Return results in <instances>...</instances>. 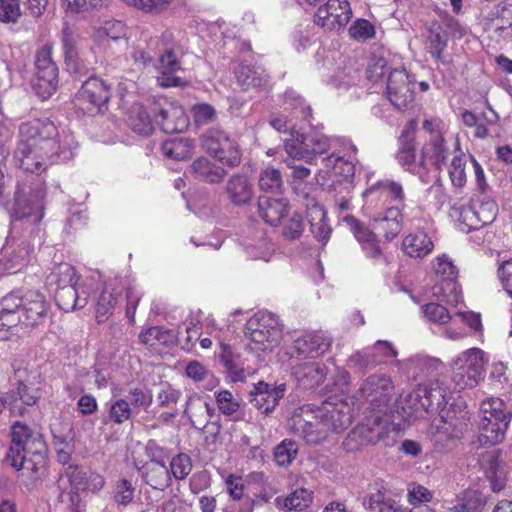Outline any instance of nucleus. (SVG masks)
<instances>
[{
    "label": "nucleus",
    "instance_id": "nucleus-1",
    "mask_svg": "<svg viewBox=\"0 0 512 512\" xmlns=\"http://www.w3.org/2000/svg\"><path fill=\"white\" fill-rule=\"evenodd\" d=\"M50 304L38 290H14L0 301L1 326L8 329L21 324L27 328H37L46 323Z\"/></svg>",
    "mask_w": 512,
    "mask_h": 512
},
{
    "label": "nucleus",
    "instance_id": "nucleus-2",
    "mask_svg": "<svg viewBox=\"0 0 512 512\" xmlns=\"http://www.w3.org/2000/svg\"><path fill=\"white\" fill-rule=\"evenodd\" d=\"M58 130H25L15 153L19 167L25 172L45 171L54 157H59L62 147L57 139Z\"/></svg>",
    "mask_w": 512,
    "mask_h": 512
},
{
    "label": "nucleus",
    "instance_id": "nucleus-3",
    "mask_svg": "<svg viewBox=\"0 0 512 512\" xmlns=\"http://www.w3.org/2000/svg\"><path fill=\"white\" fill-rule=\"evenodd\" d=\"M11 437V446L6 460L17 470L31 472L33 481L38 480L46 467L44 441L21 422L13 424Z\"/></svg>",
    "mask_w": 512,
    "mask_h": 512
},
{
    "label": "nucleus",
    "instance_id": "nucleus-4",
    "mask_svg": "<svg viewBox=\"0 0 512 512\" xmlns=\"http://www.w3.org/2000/svg\"><path fill=\"white\" fill-rule=\"evenodd\" d=\"M479 441L483 446L502 442L512 419V412L500 398H490L481 403Z\"/></svg>",
    "mask_w": 512,
    "mask_h": 512
},
{
    "label": "nucleus",
    "instance_id": "nucleus-5",
    "mask_svg": "<svg viewBox=\"0 0 512 512\" xmlns=\"http://www.w3.org/2000/svg\"><path fill=\"white\" fill-rule=\"evenodd\" d=\"M245 335L250 339V349L254 351H271L282 336L278 317L268 311H259L245 324Z\"/></svg>",
    "mask_w": 512,
    "mask_h": 512
},
{
    "label": "nucleus",
    "instance_id": "nucleus-6",
    "mask_svg": "<svg viewBox=\"0 0 512 512\" xmlns=\"http://www.w3.org/2000/svg\"><path fill=\"white\" fill-rule=\"evenodd\" d=\"M293 191L306 208L311 233L318 242L325 244L330 238L332 229L327 223L326 212L318 201L319 189L311 183L299 182L294 184Z\"/></svg>",
    "mask_w": 512,
    "mask_h": 512
},
{
    "label": "nucleus",
    "instance_id": "nucleus-7",
    "mask_svg": "<svg viewBox=\"0 0 512 512\" xmlns=\"http://www.w3.org/2000/svg\"><path fill=\"white\" fill-rule=\"evenodd\" d=\"M290 138L285 139L284 148L293 159L312 160L316 154H324L330 147L329 138L320 130H289Z\"/></svg>",
    "mask_w": 512,
    "mask_h": 512
},
{
    "label": "nucleus",
    "instance_id": "nucleus-8",
    "mask_svg": "<svg viewBox=\"0 0 512 512\" xmlns=\"http://www.w3.org/2000/svg\"><path fill=\"white\" fill-rule=\"evenodd\" d=\"M53 44L45 43L35 56L33 90L43 100L55 93L58 87V67L52 58Z\"/></svg>",
    "mask_w": 512,
    "mask_h": 512
},
{
    "label": "nucleus",
    "instance_id": "nucleus-9",
    "mask_svg": "<svg viewBox=\"0 0 512 512\" xmlns=\"http://www.w3.org/2000/svg\"><path fill=\"white\" fill-rule=\"evenodd\" d=\"M486 361L484 352L472 348L463 352L453 364L452 381L461 390L473 388L484 378Z\"/></svg>",
    "mask_w": 512,
    "mask_h": 512
},
{
    "label": "nucleus",
    "instance_id": "nucleus-10",
    "mask_svg": "<svg viewBox=\"0 0 512 512\" xmlns=\"http://www.w3.org/2000/svg\"><path fill=\"white\" fill-rule=\"evenodd\" d=\"M432 264L437 279L434 295L440 300L456 306L461 300V290L457 282V267L446 254L437 256Z\"/></svg>",
    "mask_w": 512,
    "mask_h": 512
},
{
    "label": "nucleus",
    "instance_id": "nucleus-11",
    "mask_svg": "<svg viewBox=\"0 0 512 512\" xmlns=\"http://www.w3.org/2000/svg\"><path fill=\"white\" fill-rule=\"evenodd\" d=\"M452 146L460 152L458 138L446 139L440 130H428V138L421 150V168L425 171L431 167L442 170L451 154Z\"/></svg>",
    "mask_w": 512,
    "mask_h": 512
},
{
    "label": "nucleus",
    "instance_id": "nucleus-12",
    "mask_svg": "<svg viewBox=\"0 0 512 512\" xmlns=\"http://www.w3.org/2000/svg\"><path fill=\"white\" fill-rule=\"evenodd\" d=\"M287 425L293 433L309 444H318L326 439V427L321 415L315 414L310 408L301 407L295 410Z\"/></svg>",
    "mask_w": 512,
    "mask_h": 512
},
{
    "label": "nucleus",
    "instance_id": "nucleus-13",
    "mask_svg": "<svg viewBox=\"0 0 512 512\" xmlns=\"http://www.w3.org/2000/svg\"><path fill=\"white\" fill-rule=\"evenodd\" d=\"M45 195L46 188L42 182H37L34 187H29V191H26L24 186L18 185L11 208L14 219L22 220L34 214H39L38 219H40L43 215Z\"/></svg>",
    "mask_w": 512,
    "mask_h": 512
},
{
    "label": "nucleus",
    "instance_id": "nucleus-14",
    "mask_svg": "<svg viewBox=\"0 0 512 512\" xmlns=\"http://www.w3.org/2000/svg\"><path fill=\"white\" fill-rule=\"evenodd\" d=\"M415 80L405 69L390 71L387 79V96L398 110L407 109L414 101Z\"/></svg>",
    "mask_w": 512,
    "mask_h": 512
},
{
    "label": "nucleus",
    "instance_id": "nucleus-15",
    "mask_svg": "<svg viewBox=\"0 0 512 512\" xmlns=\"http://www.w3.org/2000/svg\"><path fill=\"white\" fill-rule=\"evenodd\" d=\"M439 419L434 421L436 442H444L458 438L468 426V413L455 407L442 408Z\"/></svg>",
    "mask_w": 512,
    "mask_h": 512
},
{
    "label": "nucleus",
    "instance_id": "nucleus-16",
    "mask_svg": "<svg viewBox=\"0 0 512 512\" xmlns=\"http://www.w3.org/2000/svg\"><path fill=\"white\" fill-rule=\"evenodd\" d=\"M110 97V87L103 80L90 77L82 84L76 95V100L81 109L89 111L95 109L100 112L108 103Z\"/></svg>",
    "mask_w": 512,
    "mask_h": 512
},
{
    "label": "nucleus",
    "instance_id": "nucleus-17",
    "mask_svg": "<svg viewBox=\"0 0 512 512\" xmlns=\"http://www.w3.org/2000/svg\"><path fill=\"white\" fill-rule=\"evenodd\" d=\"M352 10L347 0H328L315 13V23L328 30L345 26L351 18Z\"/></svg>",
    "mask_w": 512,
    "mask_h": 512
},
{
    "label": "nucleus",
    "instance_id": "nucleus-18",
    "mask_svg": "<svg viewBox=\"0 0 512 512\" xmlns=\"http://www.w3.org/2000/svg\"><path fill=\"white\" fill-rule=\"evenodd\" d=\"M394 391V385L390 376L386 374H372L368 376L360 386L362 397L369 398L372 403L387 407Z\"/></svg>",
    "mask_w": 512,
    "mask_h": 512
},
{
    "label": "nucleus",
    "instance_id": "nucleus-19",
    "mask_svg": "<svg viewBox=\"0 0 512 512\" xmlns=\"http://www.w3.org/2000/svg\"><path fill=\"white\" fill-rule=\"evenodd\" d=\"M285 385L275 386L264 381H259L250 391V403L261 414H270L278 405L285 393Z\"/></svg>",
    "mask_w": 512,
    "mask_h": 512
},
{
    "label": "nucleus",
    "instance_id": "nucleus-20",
    "mask_svg": "<svg viewBox=\"0 0 512 512\" xmlns=\"http://www.w3.org/2000/svg\"><path fill=\"white\" fill-rule=\"evenodd\" d=\"M80 37L67 24L61 30L64 62L70 72L82 74L88 68L84 65L79 50Z\"/></svg>",
    "mask_w": 512,
    "mask_h": 512
},
{
    "label": "nucleus",
    "instance_id": "nucleus-21",
    "mask_svg": "<svg viewBox=\"0 0 512 512\" xmlns=\"http://www.w3.org/2000/svg\"><path fill=\"white\" fill-rule=\"evenodd\" d=\"M483 468L485 476L490 482L494 492L503 490L507 483L509 465L502 459L500 452H488L483 457Z\"/></svg>",
    "mask_w": 512,
    "mask_h": 512
},
{
    "label": "nucleus",
    "instance_id": "nucleus-22",
    "mask_svg": "<svg viewBox=\"0 0 512 512\" xmlns=\"http://www.w3.org/2000/svg\"><path fill=\"white\" fill-rule=\"evenodd\" d=\"M153 122L161 126H174V128H187L188 118L185 110L177 102L163 99V103H154Z\"/></svg>",
    "mask_w": 512,
    "mask_h": 512
},
{
    "label": "nucleus",
    "instance_id": "nucleus-23",
    "mask_svg": "<svg viewBox=\"0 0 512 512\" xmlns=\"http://www.w3.org/2000/svg\"><path fill=\"white\" fill-rule=\"evenodd\" d=\"M332 340L325 333H309L298 337L293 342L297 357H315L325 353L331 346Z\"/></svg>",
    "mask_w": 512,
    "mask_h": 512
},
{
    "label": "nucleus",
    "instance_id": "nucleus-24",
    "mask_svg": "<svg viewBox=\"0 0 512 512\" xmlns=\"http://www.w3.org/2000/svg\"><path fill=\"white\" fill-rule=\"evenodd\" d=\"M417 387L427 415L439 413L442 408L446 407V388L440 380L436 379L422 383Z\"/></svg>",
    "mask_w": 512,
    "mask_h": 512
},
{
    "label": "nucleus",
    "instance_id": "nucleus-25",
    "mask_svg": "<svg viewBox=\"0 0 512 512\" xmlns=\"http://www.w3.org/2000/svg\"><path fill=\"white\" fill-rule=\"evenodd\" d=\"M290 205L284 198L260 197L258 212L260 217L269 225L277 226L289 216Z\"/></svg>",
    "mask_w": 512,
    "mask_h": 512
},
{
    "label": "nucleus",
    "instance_id": "nucleus-26",
    "mask_svg": "<svg viewBox=\"0 0 512 512\" xmlns=\"http://www.w3.org/2000/svg\"><path fill=\"white\" fill-rule=\"evenodd\" d=\"M396 413L404 421L427 416L418 387L410 392H403L399 395L396 400Z\"/></svg>",
    "mask_w": 512,
    "mask_h": 512
},
{
    "label": "nucleus",
    "instance_id": "nucleus-27",
    "mask_svg": "<svg viewBox=\"0 0 512 512\" xmlns=\"http://www.w3.org/2000/svg\"><path fill=\"white\" fill-rule=\"evenodd\" d=\"M323 423H325L326 436L329 431L340 433L348 428L352 422L350 407L346 403L336 405L329 404L325 412L321 414Z\"/></svg>",
    "mask_w": 512,
    "mask_h": 512
},
{
    "label": "nucleus",
    "instance_id": "nucleus-28",
    "mask_svg": "<svg viewBox=\"0 0 512 512\" xmlns=\"http://www.w3.org/2000/svg\"><path fill=\"white\" fill-rule=\"evenodd\" d=\"M292 373L298 384L305 389H314L326 378V367L317 362H305L293 367Z\"/></svg>",
    "mask_w": 512,
    "mask_h": 512
},
{
    "label": "nucleus",
    "instance_id": "nucleus-29",
    "mask_svg": "<svg viewBox=\"0 0 512 512\" xmlns=\"http://www.w3.org/2000/svg\"><path fill=\"white\" fill-rule=\"evenodd\" d=\"M38 399L37 390L29 388L22 382L17 384L16 389L5 394L7 407L14 415H23L26 410L25 406L36 404Z\"/></svg>",
    "mask_w": 512,
    "mask_h": 512
},
{
    "label": "nucleus",
    "instance_id": "nucleus-30",
    "mask_svg": "<svg viewBox=\"0 0 512 512\" xmlns=\"http://www.w3.org/2000/svg\"><path fill=\"white\" fill-rule=\"evenodd\" d=\"M225 193L235 206L248 204L253 196L252 185L244 174H233L227 181Z\"/></svg>",
    "mask_w": 512,
    "mask_h": 512
},
{
    "label": "nucleus",
    "instance_id": "nucleus-31",
    "mask_svg": "<svg viewBox=\"0 0 512 512\" xmlns=\"http://www.w3.org/2000/svg\"><path fill=\"white\" fill-rule=\"evenodd\" d=\"M139 472L144 482L155 490L164 491L171 484L170 471L165 463L146 462Z\"/></svg>",
    "mask_w": 512,
    "mask_h": 512
},
{
    "label": "nucleus",
    "instance_id": "nucleus-32",
    "mask_svg": "<svg viewBox=\"0 0 512 512\" xmlns=\"http://www.w3.org/2000/svg\"><path fill=\"white\" fill-rule=\"evenodd\" d=\"M434 248L431 238L424 231H416L404 237L402 250L410 258L422 259Z\"/></svg>",
    "mask_w": 512,
    "mask_h": 512
},
{
    "label": "nucleus",
    "instance_id": "nucleus-33",
    "mask_svg": "<svg viewBox=\"0 0 512 512\" xmlns=\"http://www.w3.org/2000/svg\"><path fill=\"white\" fill-rule=\"evenodd\" d=\"M190 171L195 178L209 184L222 182L226 175V170L205 157H199L193 161Z\"/></svg>",
    "mask_w": 512,
    "mask_h": 512
},
{
    "label": "nucleus",
    "instance_id": "nucleus-34",
    "mask_svg": "<svg viewBox=\"0 0 512 512\" xmlns=\"http://www.w3.org/2000/svg\"><path fill=\"white\" fill-rule=\"evenodd\" d=\"M235 78L243 90L264 87L269 82V77L259 68L239 64L234 68Z\"/></svg>",
    "mask_w": 512,
    "mask_h": 512
},
{
    "label": "nucleus",
    "instance_id": "nucleus-35",
    "mask_svg": "<svg viewBox=\"0 0 512 512\" xmlns=\"http://www.w3.org/2000/svg\"><path fill=\"white\" fill-rule=\"evenodd\" d=\"M120 294L121 291L111 283L105 284L95 304V317L98 323L105 322L112 314Z\"/></svg>",
    "mask_w": 512,
    "mask_h": 512
},
{
    "label": "nucleus",
    "instance_id": "nucleus-36",
    "mask_svg": "<svg viewBox=\"0 0 512 512\" xmlns=\"http://www.w3.org/2000/svg\"><path fill=\"white\" fill-rule=\"evenodd\" d=\"M362 504L369 512H402L399 502L387 497L381 490L365 495Z\"/></svg>",
    "mask_w": 512,
    "mask_h": 512
},
{
    "label": "nucleus",
    "instance_id": "nucleus-37",
    "mask_svg": "<svg viewBox=\"0 0 512 512\" xmlns=\"http://www.w3.org/2000/svg\"><path fill=\"white\" fill-rule=\"evenodd\" d=\"M219 358L221 364L227 370L231 381H244L246 373L241 366L240 355L236 353L230 345L221 343V352L219 354Z\"/></svg>",
    "mask_w": 512,
    "mask_h": 512
},
{
    "label": "nucleus",
    "instance_id": "nucleus-38",
    "mask_svg": "<svg viewBox=\"0 0 512 512\" xmlns=\"http://www.w3.org/2000/svg\"><path fill=\"white\" fill-rule=\"evenodd\" d=\"M55 301L58 307L65 312H71L75 309L83 308L87 304V298L80 297L76 286L57 288L55 292Z\"/></svg>",
    "mask_w": 512,
    "mask_h": 512
},
{
    "label": "nucleus",
    "instance_id": "nucleus-39",
    "mask_svg": "<svg viewBox=\"0 0 512 512\" xmlns=\"http://www.w3.org/2000/svg\"><path fill=\"white\" fill-rule=\"evenodd\" d=\"M373 441L372 430L365 425L352 429L342 442V448L347 453H356Z\"/></svg>",
    "mask_w": 512,
    "mask_h": 512
},
{
    "label": "nucleus",
    "instance_id": "nucleus-40",
    "mask_svg": "<svg viewBox=\"0 0 512 512\" xmlns=\"http://www.w3.org/2000/svg\"><path fill=\"white\" fill-rule=\"evenodd\" d=\"M401 220L400 207H390L383 217L375 219L377 224L375 229L382 231L387 240H392L401 231Z\"/></svg>",
    "mask_w": 512,
    "mask_h": 512
},
{
    "label": "nucleus",
    "instance_id": "nucleus-41",
    "mask_svg": "<svg viewBox=\"0 0 512 512\" xmlns=\"http://www.w3.org/2000/svg\"><path fill=\"white\" fill-rule=\"evenodd\" d=\"M108 412L102 417V423H115L121 425L128 421L132 416V407L130 403L124 398H117L107 403Z\"/></svg>",
    "mask_w": 512,
    "mask_h": 512
},
{
    "label": "nucleus",
    "instance_id": "nucleus-42",
    "mask_svg": "<svg viewBox=\"0 0 512 512\" xmlns=\"http://www.w3.org/2000/svg\"><path fill=\"white\" fill-rule=\"evenodd\" d=\"M379 192L380 195L389 198L391 201L397 203L399 205L404 206L405 201V193L403 186L394 180L384 179L376 184L372 185L368 190H366V194H373Z\"/></svg>",
    "mask_w": 512,
    "mask_h": 512
},
{
    "label": "nucleus",
    "instance_id": "nucleus-43",
    "mask_svg": "<svg viewBox=\"0 0 512 512\" xmlns=\"http://www.w3.org/2000/svg\"><path fill=\"white\" fill-rule=\"evenodd\" d=\"M312 501V493L306 489H297L289 496L277 497L275 499V505L279 509L286 511H302Z\"/></svg>",
    "mask_w": 512,
    "mask_h": 512
},
{
    "label": "nucleus",
    "instance_id": "nucleus-44",
    "mask_svg": "<svg viewBox=\"0 0 512 512\" xmlns=\"http://www.w3.org/2000/svg\"><path fill=\"white\" fill-rule=\"evenodd\" d=\"M193 149V143L189 138L173 137L163 142L162 151L165 156L175 160L188 157Z\"/></svg>",
    "mask_w": 512,
    "mask_h": 512
},
{
    "label": "nucleus",
    "instance_id": "nucleus-45",
    "mask_svg": "<svg viewBox=\"0 0 512 512\" xmlns=\"http://www.w3.org/2000/svg\"><path fill=\"white\" fill-rule=\"evenodd\" d=\"M175 339L176 335L172 330L159 326L150 327L139 335V341L148 346L159 344L169 346L174 343Z\"/></svg>",
    "mask_w": 512,
    "mask_h": 512
},
{
    "label": "nucleus",
    "instance_id": "nucleus-46",
    "mask_svg": "<svg viewBox=\"0 0 512 512\" xmlns=\"http://www.w3.org/2000/svg\"><path fill=\"white\" fill-rule=\"evenodd\" d=\"M456 212L458 213L457 227L461 232H481L482 228H484L477 215L475 205L462 206Z\"/></svg>",
    "mask_w": 512,
    "mask_h": 512
},
{
    "label": "nucleus",
    "instance_id": "nucleus-47",
    "mask_svg": "<svg viewBox=\"0 0 512 512\" xmlns=\"http://www.w3.org/2000/svg\"><path fill=\"white\" fill-rule=\"evenodd\" d=\"M259 188L268 193L281 194L284 191L282 174L278 169L268 167L260 172Z\"/></svg>",
    "mask_w": 512,
    "mask_h": 512
},
{
    "label": "nucleus",
    "instance_id": "nucleus-48",
    "mask_svg": "<svg viewBox=\"0 0 512 512\" xmlns=\"http://www.w3.org/2000/svg\"><path fill=\"white\" fill-rule=\"evenodd\" d=\"M468 160H470L469 156L461 152L459 155H455L451 161L448 172L455 187L461 188L467 181L466 164Z\"/></svg>",
    "mask_w": 512,
    "mask_h": 512
},
{
    "label": "nucleus",
    "instance_id": "nucleus-49",
    "mask_svg": "<svg viewBox=\"0 0 512 512\" xmlns=\"http://www.w3.org/2000/svg\"><path fill=\"white\" fill-rule=\"evenodd\" d=\"M229 146L222 147L215 158L224 166L228 168H235L240 165L242 160V152L239 148L238 143L228 137Z\"/></svg>",
    "mask_w": 512,
    "mask_h": 512
},
{
    "label": "nucleus",
    "instance_id": "nucleus-50",
    "mask_svg": "<svg viewBox=\"0 0 512 512\" xmlns=\"http://www.w3.org/2000/svg\"><path fill=\"white\" fill-rule=\"evenodd\" d=\"M222 147H228V136L223 130H209L202 137V147L207 153L212 155L214 158L219 153Z\"/></svg>",
    "mask_w": 512,
    "mask_h": 512
},
{
    "label": "nucleus",
    "instance_id": "nucleus-51",
    "mask_svg": "<svg viewBox=\"0 0 512 512\" xmlns=\"http://www.w3.org/2000/svg\"><path fill=\"white\" fill-rule=\"evenodd\" d=\"M298 453V445L290 439L283 440L274 449V458L279 466H288Z\"/></svg>",
    "mask_w": 512,
    "mask_h": 512
},
{
    "label": "nucleus",
    "instance_id": "nucleus-52",
    "mask_svg": "<svg viewBox=\"0 0 512 512\" xmlns=\"http://www.w3.org/2000/svg\"><path fill=\"white\" fill-rule=\"evenodd\" d=\"M380 362L377 359V355L368 351H356L353 353L347 360V365L349 368L354 369L355 371L362 373L369 366H375Z\"/></svg>",
    "mask_w": 512,
    "mask_h": 512
},
{
    "label": "nucleus",
    "instance_id": "nucleus-53",
    "mask_svg": "<svg viewBox=\"0 0 512 512\" xmlns=\"http://www.w3.org/2000/svg\"><path fill=\"white\" fill-rule=\"evenodd\" d=\"M343 221L347 224L350 231L352 232V234L354 235V237L356 238L360 245L368 243L377 238L376 234L372 230L366 227L353 215L345 216Z\"/></svg>",
    "mask_w": 512,
    "mask_h": 512
},
{
    "label": "nucleus",
    "instance_id": "nucleus-54",
    "mask_svg": "<svg viewBox=\"0 0 512 512\" xmlns=\"http://www.w3.org/2000/svg\"><path fill=\"white\" fill-rule=\"evenodd\" d=\"M22 16L19 0H0V22L16 24Z\"/></svg>",
    "mask_w": 512,
    "mask_h": 512
},
{
    "label": "nucleus",
    "instance_id": "nucleus-55",
    "mask_svg": "<svg viewBox=\"0 0 512 512\" xmlns=\"http://www.w3.org/2000/svg\"><path fill=\"white\" fill-rule=\"evenodd\" d=\"M192 461L186 453L175 455L170 461V475L177 480H184L192 471Z\"/></svg>",
    "mask_w": 512,
    "mask_h": 512
},
{
    "label": "nucleus",
    "instance_id": "nucleus-56",
    "mask_svg": "<svg viewBox=\"0 0 512 512\" xmlns=\"http://www.w3.org/2000/svg\"><path fill=\"white\" fill-rule=\"evenodd\" d=\"M128 398L132 409H143L144 411H148L153 400L150 390L140 386L131 387L128 390Z\"/></svg>",
    "mask_w": 512,
    "mask_h": 512
},
{
    "label": "nucleus",
    "instance_id": "nucleus-57",
    "mask_svg": "<svg viewBox=\"0 0 512 512\" xmlns=\"http://www.w3.org/2000/svg\"><path fill=\"white\" fill-rule=\"evenodd\" d=\"M386 67L387 60L384 57L383 51L372 53L366 69L367 78L370 81L377 82L383 77Z\"/></svg>",
    "mask_w": 512,
    "mask_h": 512
},
{
    "label": "nucleus",
    "instance_id": "nucleus-58",
    "mask_svg": "<svg viewBox=\"0 0 512 512\" xmlns=\"http://www.w3.org/2000/svg\"><path fill=\"white\" fill-rule=\"evenodd\" d=\"M423 312L425 317L434 323L446 324L450 320L455 324L456 319H453L447 308L438 303H428L423 306Z\"/></svg>",
    "mask_w": 512,
    "mask_h": 512
},
{
    "label": "nucleus",
    "instance_id": "nucleus-59",
    "mask_svg": "<svg viewBox=\"0 0 512 512\" xmlns=\"http://www.w3.org/2000/svg\"><path fill=\"white\" fill-rule=\"evenodd\" d=\"M52 277L57 284V288L76 286L78 280L75 269L67 263L60 264L53 272Z\"/></svg>",
    "mask_w": 512,
    "mask_h": 512
},
{
    "label": "nucleus",
    "instance_id": "nucleus-60",
    "mask_svg": "<svg viewBox=\"0 0 512 512\" xmlns=\"http://www.w3.org/2000/svg\"><path fill=\"white\" fill-rule=\"evenodd\" d=\"M192 114L194 121L198 126L212 124L217 119L216 110L213 106L207 103L194 105L192 108Z\"/></svg>",
    "mask_w": 512,
    "mask_h": 512
},
{
    "label": "nucleus",
    "instance_id": "nucleus-61",
    "mask_svg": "<svg viewBox=\"0 0 512 512\" xmlns=\"http://www.w3.org/2000/svg\"><path fill=\"white\" fill-rule=\"evenodd\" d=\"M181 397V392L173 388L169 383H162L157 393V401L159 407L172 408Z\"/></svg>",
    "mask_w": 512,
    "mask_h": 512
},
{
    "label": "nucleus",
    "instance_id": "nucleus-62",
    "mask_svg": "<svg viewBox=\"0 0 512 512\" xmlns=\"http://www.w3.org/2000/svg\"><path fill=\"white\" fill-rule=\"evenodd\" d=\"M446 46V34L439 31V29H432L428 37V49L432 57L436 60H440Z\"/></svg>",
    "mask_w": 512,
    "mask_h": 512
},
{
    "label": "nucleus",
    "instance_id": "nucleus-63",
    "mask_svg": "<svg viewBox=\"0 0 512 512\" xmlns=\"http://www.w3.org/2000/svg\"><path fill=\"white\" fill-rule=\"evenodd\" d=\"M216 402L220 412L226 416L236 413L240 407L239 402L228 390H221L216 393Z\"/></svg>",
    "mask_w": 512,
    "mask_h": 512
},
{
    "label": "nucleus",
    "instance_id": "nucleus-64",
    "mask_svg": "<svg viewBox=\"0 0 512 512\" xmlns=\"http://www.w3.org/2000/svg\"><path fill=\"white\" fill-rule=\"evenodd\" d=\"M482 505L481 499L476 491H467L459 503L450 508L453 512H475Z\"/></svg>",
    "mask_w": 512,
    "mask_h": 512
}]
</instances>
